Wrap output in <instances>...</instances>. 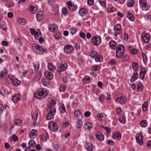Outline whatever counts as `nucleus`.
I'll list each match as a JSON object with an SVG mask.
<instances>
[{"mask_svg": "<svg viewBox=\"0 0 151 151\" xmlns=\"http://www.w3.org/2000/svg\"><path fill=\"white\" fill-rule=\"evenodd\" d=\"M48 93V92L46 90L40 88L37 90V91L35 93L34 96L37 99H42L47 96Z\"/></svg>", "mask_w": 151, "mask_h": 151, "instance_id": "nucleus-1", "label": "nucleus"}, {"mask_svg": "<svg viewBox=\"0 0 151 151\" xmlns=\"http://www.w3.org/2000/svg\"><path fill=\"white\" fill-rule=\"evenodd\" d=\"M124 47L123 45H119L117 47L116 50V55L118 58H121L123 55L124 52Z\"/></svg>", "mask_w": 151, "mask_h": 151, "instance_id": "nucleus-2", "label": "nucleus"}, {"mask_svg": "<svg viewBox=\"0 0 151 151\" xmlns=\"http://www.w3.org/2000/svg\"><path fill=\"white\" fill-rule=\"evenodd\" d=\"M32 47L34 51L38 54H42L45 50L40 45L36 43L33 44Z\"/></svg>", "mask_w": 151, "mask_h": 151, "instance_id": "nucleus-3", "label": "nucleus"}, {"mask_svg": "<svg viewBox=\"0 0 151 151\" xmlns=\"http://www.w3.org/2000/svg\"><path fill=\"white\" fill-rule=\"evenodd\" d=\"M92 41L94 45L98 46L100 44L101 42V38L98 35L94 36L92 37Z\"/></svg>", "mask_w": 151, "mask_h": 151, "instance_id": "nucleus-4", "label": "nucleus"}, {"mask_svg": "<svg viewBox=\"0 0 151 151\" xmlns=\"http://www.w3.org/2000/svg\"><path fill=\"white\" fill-rule=\"evenodd\" d=\"M56 113V109L55 108H51L49 112L46 116V118L47 120H50L54 118V115Z\"/></svg>", "mask_w": 151, "mask_h": 151, "instance_id": "nucleus-5", "label": "nucleus"}, {"mask_svg": "<svg viewBox=\"0 0 151 151\" xmlns=\"http://www.w3.org/2000/svg\"><path fill=\"white\" fill-rule=\"evenodd\" d=\"M139 3L143 10H147L149 9L150 6L146 0H139Z\"/></svg>", "mask_w": 151, "mask_h": 151, "instance_id": "nucleus-6", "label": "nucleus"}, {"mask_svg": "<svg viewBox=\"0 0 151 151\" xmlns=\"http://www.w3.org/2000/svg\"><path fill=\"white\" fill-rule=\"evenodd\" d=\"M49 128L52 132H56L58 130L57 124L54 122H50L49 124Z\"/></svg>", "mask_w": 151, "mask_h": 151, "instance_id": "nucleus-7", "label": "nucleus"}, {"mask_svg": "<svg viewBox=\"0 0 151 151\" xmlns=\"http://www.w3.org/2000/svg\"><path fill=\"white\" fill-rule=\"evenodd\" d=\"M115 101L117 103H118L121 105L124 104L127 101V99L124 96H122L120 97Z\"/></svg>", "mask_w": 151, "mask_h": 151, "instance_id": "nucleus-8", "label": "nucleus"}, {"mask_svg": "<svg viewBox=\"0 0 151 151\" xmlns=\"http://www.w3.org/2000/svg\"><path fill=\"white\" fill-rule=\"evenodd\" d=\"M73 50V47L71 45H66L64 47V50L65 52L67 54L71 53Z\"/></svg>", "mask_w": 151, "mask_h": 151, "instance_id": "nucleus-9", "label": "nucleus"}, {"mask_svg": "<svg viewBox=\"0 0 151 151\" xmlns=\"http://www.w3.org/2000/svg\"><path fill=\"white\" fill-rule=\"evenodd\" d=\"M144 42L145 43H148L150 41V37L149 34L143 33L141 35Z\"/></svg>", "mask_w": 151, "mask_h": 151, "instance_id": "nucleus-10", "label": "nucleus"}, {"mask_svg": "<svg viewBox=\"0 0 151 151\" xmlns=\"http://www.w3.org/2000/svg\"><path fill=\"white\" fill-rule=\"evenodd\" d=\"M67 4L68 6V8L71 11H75L77 8V6L72 4L71 2L70 1L67 2Z\"/></svg>", "mask_w": 151, "mask_h": 151, "instance_id": "nucleus-11", "label": "nucleus"}, {"mask_svg": "<svg viewBox=\"0 0 151 151\" xmlns=\"http://www.w3.org/2000/svg\"><path fill=\"white\" fill-rule=\"evenodd\" d=\"M142 138L143 137L142 134L141 135L139 134H137L136 136V141L140 145L143 144Z\"/></svg>", "mask_w": 151, "mask_h": 151, "instance_id": "nucleus-12", "label": "nucleus"}, {"mask_svg": "<svg viewBox=\"0 0 151 151\" xmlns=\"http://www.w3.org/2000/svg\"><path fill=\"white\" fill-rule=\"evenodd\" d=\"M36 17L38 21H42L44 18L43 12L41 11L39 12L36 14Z\"/></svg>", "mask_w": 151, "mask_h": 151, "instance_id": "nucleus-13", "label": "nucleus"}, {"mask_svg": "<svg viewBox=\"0 0 151 151\" xmlns=\"http://www.w3.org/2000/svg\"><path fill=\"white\" fill-rule=\"evenodd\" d=\"M95 135L98 139L103 141L104 139V137L103 134L99 132H97L95 134Z\"/></svg>", "mask_w": 151, "mask_h": 151, "instance_id": "nucleus-14", "label": "nucleus"}, {"mask_svg": "<svg viewBox=\"0 0 151 151\" xmlns=\"http://www.w3.org/2000/svg\"><path fill=\"white\" fill-rule=\"evenodd\" d=\"M37 8L35 5H31L29 7V11L33 14H35L37 11Z\"/></svg>", "mask_w": 151, "mask_h": 151, "instance_id": "nucleus-15", "label": "nucleus"}, {"mask_svg": "<svg viewBox=\"0 0 151 151\" xmlns=\"http://www.w3.org/2000/svg\"><path fill=\"white\" fill-rule=\"evenodd\" d=\"M114 29L115 32L118 34H119L121 32V27L119 24H117L114 27Z\"/></svg>", "mask_w": 151, "mask_h": 151, "instance_id": "nucleus-16", "label": "nucleus"}, {"mask_svg": "<svg viewBox=\"0 0 151 151\" xmlns=\"http://www.w3.org/2000/svg\"><path fill=\"white\" fill-rule=\"evenodd\" d=\"M67 65L66 63L62 64L60 65V66L58 70L60 72H61L62 71H64L66 70L67 68Z\"/></svg>", "mask_w": 151, "mask_h": 151, "instance_id": "nucleus-17", "label": "nucleus"}, {"mask_svg": "<svg viewBox=\"0 0 151 151\" xmlns=\"http://www.w3.org/2000/svg\"><path fill=\"white\" fill-rule=\"evenodd\" d=\"M20 98L19 96L17 94L14 95L12 97V100L13 102L16 103L19 101L20 100Z\"/></svg>", "mask_w": 151, "mask_h": 151, "instance_id": "nucleus-18", "label": "nucleus"}, {"mask_svg": "<svg viewBox=\"0 0 151 151\" xmlns=\"http://www.w3.org/2000/svg\"><path fill=\"white\" fill-rule=\"evenodd\" d=\"M45 77L48 80L52 79L53 78V75L50 72H46L44 73Z\"/></svg>", "mask_w": 151, "mask_h": 151, "instance_id": "nucleus-19", "label": "nucleus"}, {"mask_svg": "<svg viewBox=\"0 0 151 151\" xmlns=\"http://www.w3.org/2000/svg\"><path fill=\"white\" fill-rule=\"evenodd\" d=\"M56 99H52L47 104L48 107L51 108L52 107L55 105L56 103Z\"/></svg>", "mask_w": 151, "mask_h": 151, "instance_id": "nucleus-20", "label": "nucleus"}, {"mask_svg": "<svg viewBox=\"0 0 151 151\" xmlns=\"http://www.w3.org/2000/svg\"><path fill=\"white\" fill-rule=\"evenodd\" d=\"M38 116V113L37 111H35L34 112L32 116V119L34 122L33 124L34 125H36L37 124H36V121L37 120Z\"/></svg>", "mask_w": 151, "mask_h": 151, "instance_id": "nucleus-21", "label": "nucleus"}, {"mask_svg": "<svg viewBox=\"0 0 151 151\" xmlns=\"http://www.w3.org/2000/svg\"><path fill=\"white\" fill-rule=\"evenodd\" d=\"M88 12L87 10L85 8H81L79 12V13L81 16H84L86 15Z\"/></svg>", "mask_w": 151, "mask_h": 151, "instance_id": "nucleus-22", "label": "nucleus"}, {"mask_svg": "<svg viewBox=\"0 0 151 151\" xmlns=\"http://www.w3.org/2000/svg\"><path fill=\"white\" fill-rule=\"evenodd\" d=\"M85 147L86 149L88 151H92L93 149L94 146L91 143H88L86 144Z\"/></svg>", "mask_w": 151, "mask_h": 151, "instance_id": "nucleus-23", "label": "nucleus"}, {"mask_svg": "<svg viewBox=\"0 0 151 151\" xmlns=\"http://www.w3.org/2000/svg\"><path fill=\"white\" fill-rule=\"evenodd\" d=\"M121 134L120 133L118 132H116L113 134L112 136V138L117 140H120L121 138Z\"/></svg>", "mask_w": 151, "mask_h": 151, "instance_id": "nucleus-24", "label": "nucleus"}, {"mask_svg": "<svg viewBox=\"0 0 151 151\" xmlns=\"http://www.w3.org/2000/svg\"><path fill=\"white\" fill-rule=\"evenodd\" d=\"M81 114V112L78 109L75 111L74 113V116L76 119L77 120L79 117L80 116Z\"/></svg>", "mask_w": 151, "mask_h": 151, "instance_id": "nucleus-25", "label": "nucleus"}, {"mask_svg": "<svg viewBox=\"0 0 151 151\" xmlns=\"http://www.w3.org/2000/svg\"><path fill=\"white\" fill-rule=\"evenodd\" d=\"M90 77L87 76H85L83 80V82L84 84H86L90 82Z\"/></svg>", "mask_w": 151, "mask_h": 151, "instance_id": "nucleus-26", "label": "nucleus"}, {"mask_svg": "<svg viewBox=\"0 0 151 151\" xmlns=\"http://www.w3.org/2000/svg\"><path fill=\"white\" fill-rule=\"evenodd\" d=\"M59 109L60 112L61 114H63L65 112L67 114V112L66 111V110L65 106L63 104H61L59 107Z\"/></svg>", "mask_w": 151, "mask_h": 151, "instance_id": "nucleus-27", "label": "nucleus"}, {"mask_svg": "<svg viewBox=\"0 0 151 151\" xmlns=\"http://www.w3.org/2000/svg\"><path fill=\"white\" fill-rule=\"evenodd\" d=\"M84 127L85 129H88L92 128L93 124L91 123L88 122L84 124Z\"/></svg>", "mask_w": 151, "mask_h": 151, "instance_id": "nucleus-28", "label": "nucleus"}, {"mask_svg": "<svg viewBox=\"0 0 151 151\" xmlns=\"http://www.w3.org/2000/svg\"><path fill=\"white\" fill-rule=\"evenodd\" d=\"M12 83L14 85L16 86H18L21 83V81L19 80L14 79L12 81Z\"/></svg>", "mask_w": 151, "mask_h": 151, "instance_id": "nucleus-29", "label": "nucleus"}, {"mask_svg": "<svg viewBox=\"0 0 151 151\" xmlns=\"http://www.w3.org/2000/svg\"><path fill=\"white\" fill-rule=\"evenodd\" d=\"M138 77V75L137 73H135L133 74V75L130 79V81L133 82L136 80Z\"/></svg>", "mask_w": 151, "mask_h": 151, "instance_id": "nucleus-30", "label": "nucleus"}, {"mask_svg": "<svg viewBox=\"0 0 151 151\" xmlns=\"http://www.w3.org/2000/svg\"><path fill=\"white\" fill-rule=\"evenodd\" d=\"M56 29V27L55 24H50L49 26V30L52 32H53Z\"/></svg>", "mask_w": 151, "mask_h": 151, "instance_id": "nucleus-31", "label": "nucleus"}, {"mask_svg": "<svg viewBox=\"0 0 151 151\" xmlns=\"http://www.w3.org/2000/svg\"><path fill=\"white\" fill-rule=\"evenodd\" d=\"M129 47V52L131 54H135L137 52V50L134 49H133L132 46H128Z\"/></svg>", "mask_w": 151, "mask_h": 151, "instance_id": "nucleus-32", "label": "nucleus"}, {"mask_svg": "<svg viewBox=\"0 0 151 151\" xmlns=\"http://www.w3.org/2000/svg\"><path fill=\"white\" fill-rule=\"evenodd\" d=\"M48 69L51 71H53L55 69V67L54 66L52 63H49L48 65Z\"/></svg>", "mask_w": 151, "mask_h": 151, "instance_id": "nucleus-33", "label": "nucleus"}, {"mask_svg": "<svg viewBox=\"0 0 151 151\" xmlns=\"http://www.w3.org/2000/svg\"><path fill=\"white\" fill-rule=\"evenodd\" d=\"M7 74V73L5 70L2 71L0 73V79L4 78Z\"/></svg>", "mask_w": 151, "mask_h": 151, "instance_id": "nucleus-34", "label": "nucleus"}, {"mask_svg": "<svg viewBox=\"0 0 151 151\" xmlns=\"http://www.w3.org/2000/svg\"><path fill=\"white\" fill-rule=\"evenodd\" d=\"M36 132V130L35 129H32L30 133V138L31 139H33L35 138L36 136L35 133Z\"/></svg>", "mask_w": 151, "mask_h": 151, "instance_id": "nucleus-35", "label": "nucleus"}, {"mask_svg": "<svg viewBox=\"0 0 151 151\" xmlns=\"http://www.w3.org/2000/svg\"><path fill=\"white\" fill-rule=\"evenodd\" d=\"M117 44L114 41H111L110 42V46L113 49H115L117 47Z\"/></svg>", "mask_w": 151, "mask_h": 151, "instance_id": "nucleus-36", "label": "nucleus"}, {"mask_svg": "<svg viewBox=\"0 0 151 151\" xmlns=\"http://www.w3.org/2000/svg\"><path fill=\"white\" fill-rule=\"evenodd\" d=\"M41 76V75L40 72L37 73L34 78L35 80L36 81H38L40 79Z\"/></svg>", "mask_w": 151, "mask_h": 151, "instance_id": "nucleus-37", "label": "nucleus"}, {"mask_svg": "<svg viewBox=\"0 0 151 151\" xmlns=\"http://www.w3.org/2000/svg\"><path fill=\"white\" fill-rule=\"evenodd\" d=\"M148 106V102L147 101H145L142 106V110L144 111H145L147 110Z\"/></svg>", "mask_w": 151, "mask_h": 151, "instance_id": "nucleus-38", "label": "nucleus"}, {"mask_svg": "<svg viewBox=\"0 0 151 151\" xmlns=\"http://www.w3.org/2000/svg\"><path fill=\"white\" fill-rule=\"evenodd\" d=\"M95 60L96 62H101L103 60V58L100 55H97L95 58Z\"/></svg>", "mask_w": 151, "mask_h": 151, "instance_id": "nucleus-39", "label": "nucleus"}, {"mask_svg": "<svg viewBox=\"0 0 151 151\" xmlns=\"http://www.w3.org/2000/svg\"><path fill=\"white\" fill-rule=\"evenodd\" d=\"M14 122L15 124L18 126H20L22 123V121L19 119H15L14 120Z\"/></svg>", "mask_w": 151, "mask_h": 151, "instance_id": "nucleus-40", "label": "nucleus"}, {"mask_svg": "<svg viewBox=\"0 0 151 151\" xmlns=\"http://www.w3.org/2000/svg\"><path fill=\"white\" fill-rule=\"evenodd\" d=\"M121 58V60L122 61H125L127 60L129 58V57L128 55L126 54H124Z\"/></svg>", "mask_w": 151, "mask_h": 151, "instance_id": "nucleus-41", "label": "nucleus"}, {"mask_svg": "<svg viewBox=\"0 0 151 151\" xmlns=\"http://www.w3.org/2000/svg\"><path fill=\"white\" fill-rule=\"evenodd\" d=\"M147 122L146 120H143L141 121L140 124L142 127H145L147 125Z\"/></svg>", "mask_w": 151, "mask_h": 151, "instance_id": "nucleus-42", "label": "nucleus"}, {"mask_svg": "<svg viewBox=\"0 0 151 151\" xmlns=\"http://www.w3.org/2000/svg\"><path fill=\"white\" fill-rule=\"evenodd\" d=\"M19 23L22 25H24L26 23V20L25 19L21 18L18 20Z\"/></svg>", "mask_w": 151, "mask_h": 151, "instance_id": "nucleus-43", "label": "nucleus"}, {"mask_svg": "<svg viewBox=\"0 0 151 151\" xmlns=\"http://www.w3.org/2000/svg\"><path fill=\"white\" fill-rule=\"evenodd\" d=\"M82 122L79 120H77L76 125V127L78 129L81 128L82 126Z\"/></svg>", "mask_w": 151, "mask_h": 151, "instance_id": "nucleus-44", "label": "nucleus"}, {"mask_svg": "<svg viewBox=\"0 0 151 151\" xmlns=\"http://www.w3.org/2000/svg\"><path fill=\"white\" fill-rule=\"evenodd\" d=\"M35 141L33 140H30L29 142L28 145L29 146V147H33L35 146Z\"/></svg>", "mask_w": 151, "mask_h": 151, "instance_id": "nucleus-45", "label": "nucleus"}, {"mask_svg": "<svg viewBox=\"0 0 151 151\" xmlns=\"http://www.w3.org/2000/svg\"><path fill=\"white\" fill-rule=\"evenodd\" d=\"M132 65L133 69L135 70H136L138 68V65L137 63L133 62Z\"/></svg>", "mask_w": 151, "mask_h": 151, "instance_id": "nucleus-46", "label": "nucleus"}, {"mask_svg": "<svg viewBox=\"0 0 151 151\" xmlns=\"http://www.w3.org/2000/svg\"><path fill=\"white\" fill-rule=\"evenodd\" d=\"M135 3V1L133 0H130L127 3L128 6L129 7H132L133 6Z\"/></svg>", "mask_w": 151, "mask_h": 151, "instance_id": "nucleus-47", "label": "nucleus"}, {"mask_svg": "<svg viewBox=\"0 0 151 151\" xmlns=\"http://www.w3.org/2000/svg\"><path fill=\"white\" fill-rule=\"evenodd\" d=\"M127 17L130 20L132 21L134 20V17L129 12L127 13Z\"/></svg>", "mask_w": 151, "mask_h": 151, "instance_id": "nucleus-48", "label": "nucleus"}, {"mask_svg": "<svg viewBox=\"0 0 151 151\" xmlns=\"http://www.w3.org/2000/svg\"><path fill=\"white\" fill-rule=\"evenodd\" d=\"M7 107L9 108L8 106H6L4 107L2 104H0V114L2 113L4 109H6Z\"/></svg>", "mask_w": 151, "mask_h": 151, "instance_id": "nucleus-49", "label": "nucleus"}, {"mask_svg": "<svg viewBox=\"0 0 151 151\" xmlns=\"http://www.w3.org/2000/svg\"><path fill=\"white\" fill-rule=\"evenodd\" d=\"M100 69V67L99 65H93L92 68V69L94 71L99 70Z\"/></svg>", "mask_w": 151, "mask_h": 151, "instance_id": "nucleus-50", "label": "nucleus"}, {"mask_svg": "<svg viewBox=\"0 0 151 151\" xmlns=\"http://www.w3.org/2000/svg\"><path fill=\"white\" fill-rule=\"evenodd\" d=\"M142 84L141 83L139 84L137 86V91L138 92H141L142 90Z\"/></svg>", "mask_w": 151, "mask_h": 151, "instance_id": "nucleus-51", "label": "nucleus"}, {"mask_svg": "<svg viewBox=\"0 0 151 151\" xmlns=\"http://www.w3.org/2000/svg\"><path fill=\"white\" fill-rule=\"evenodd\" d=\"M66 88V85L65 84H63L61 85L59 88V91L60 92H64Z\"/></svg>", "mask_w": 151, "mask_h": 151, "instance_id": "nucleus-52", "label": "nucleus"}, {"mask_svg": "<svg viewBox=\"0 0 151 151\" xmlns=\"http://www.w3.org/2000/svg\"><path fill=\"white\" fill-rule=\"evenodd\" d=\"M104 97V95L103 94L100 95L99 97V101L102 103L105 99Z\"/></svg>", "mask_w": 151, "mask_h": 151, "instance_id": "nucleus-53", "label": "nucleus"}, {"mask_svg": "<svg viewBox=\"0 0 151 151\" xmlns=\"http://www.w3.org/2000/svg\"><path fill=\"white\" fill-rule=\"evenodd\" d=\"M97 52L96 51H93L91 53V56L92 58H95L96 56L97 55Z\"/></svg>", "mask_w": 151, "mask_h": 151, "instance_id": "nucleus-54", "label": "nucleus"}, {"mask_svg": "<svg viewBox=\"0 0 151 151\" xmlns=\"http://www.w3.org/2000/svg\"><path fill=\"white\" fill-rule=\"evenodd\" d=\"M62 12L63 14L65 15L68 14V11L67 8L65 7H63L62 9Z\"/></svg>", "mask_w": 151, "mask_h": 151, "instance_id": "nucleus-55", "label": "nucleus"}, {"mask_svg": "<svg viewBox=\"0 0 151 151\" xmlns=\"http://www.w3.org/2000/svg\"><path fill=\"white\" fill-rule=\"evenodd\" d=\"M34 70L36 71H37L39 68V65L38 63H37L34 65Z\"/></svg>", "mask_w": 151, "mask_h": 151, "instance_id": "nucleus-56", "label": "nucleus"}, {"mask_svg": "<svg viewBox=\"0 0 151 151\" xmlns=\"http://www.w3.org/2000/svg\"><path fill=\"white\" fill-rule=\"evenodd\" d=\"M99 2L101 5L103 6H104L106 5V0H99Z\"/></svg>", "mask_w": 151, "mask_h": 151, "instance_id": "nucleus-57", "label": "nucleus"}, {"mask_svg": "<svg viewBox=\"0 0 151 151\" xmlns=\"http://www.w3.org/2000/svg\"><path fill=\"white\" fill-rule=\"evenodd\" d=\"M13 79V78L10 77L9 75L7 77L5 78V80L6 81H8V82H9L10 81H11L12 82Z\"/></svg>", "mask_w": 151, "mask_h": 151, "instance_id": "nucleus-58", "label": "nucleus"}, {"mask_svg": "<svg viewBox=\"0 0 151 151\" xmlns=\"http://www.w3.org/2000/svg\"><path fill=\"white\" fill-rule=\"evenodd\" d=\"M108 11L109 12H112L114 11L115 10V8L112 6H109L108 8H107Z\"/></svg>", "mask_w": 151, "mask_h": 151, "instance_id": "nucleus-59", "label": "nucleus"}, {"mask_svg": "<svg viewBox=\"0 0 151 151\" xmlns=\"http://www.w3.org/2000/svg\"><path fill=\"white\" fill-rule=\"evenodd\" d=\"M4 93L6 95H7L9 94L10 93V91L8 89L4 88L3 89Z\"/></svg>", "mask_w": 151, "mask_h": 151, "instance_id": "nucleus-60", "label": "nucleus"}, {"mask_svg": "<svg viewBox=\"0 0 151 151\" xmlns=\"http://www.w3.org/2000/svg\"><path fill=\"white\" fill-rule=\"evenodd\" d=\"M30 31L32 35H34L37 33V32H36L34 28H31L30 29Z\"/></svg>", "mask_w": 151, "mask_h": 151, "instance_id": "nucleus-61", "label": "nucleus"}, {"mask_svg": "<svg viewBox=\"0 0 151 151\" xmlns=\"http://www.w3.org/2000/svg\"><path fill=\"white\" fill-rule=\"evenodd\" d=\"M77 30L76 28H71L70 29V31L72 35L75 34Z\"/></svg>", "mask_w": 151, "mask_h": 151, "instance_id": "nucleus-62", "label": "nucleus"}, {"mask_svg": "<svg viewBox=\"0 0 151 151\" xmlns=\"http://www.w3.org/2000/svg\"><path fill=\"white\" fill-rule=\"evenodd\" d=\"M35 38L36 39L38 40L39 38V36L41 35V33L40 32L39 33L38 32H37V33L34 35Z\"/></svg>", "mask_w": 151, "mask_h": 151, "instance_id": "nucleus-63", "label": "nucleus"}, {"mask_svg": "<svg viewBox=\"0 0 151 151\" xmlns=\"http://www.w3.org/2000/svg\"><path fill=\"white\" fill-rule=\"evenodd\" d=\"M143 60L144 62L146 61L147 60V58L146 55L144 53H142Z\"/></svg>", "mask_w": 151, "mask_h": 151, "instance_id": "nucleus-64", "label": "nucleus"}]
</instances>
